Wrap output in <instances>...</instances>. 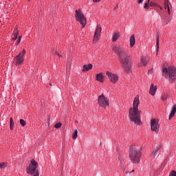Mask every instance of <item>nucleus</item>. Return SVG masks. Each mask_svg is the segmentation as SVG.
Here are the masks:
<instances>
[{
	"mask_svg": "<svg viewBox=\"0 0 176 176\" xmlns=\"http://www.w3.org/2000/svg\"><path fill=\"white\" fill-rule=\"evenodd\" d=\"M113 51L116 53L119 60L122 64V68L125 72L131 71V63H130V57L126 48L120 46L113 47Z\"/></svg>",
	"mask_w": 176,
	"mask_h": 176,
	"instance_id": "f257e3e1",
	"label": "nucleus"
},
{
	"mask_svg": "<svg viewBox=\"0 0 176 176\" xmlns=\"http://www.w3.org/2000/svg\"><path fill=\"white\" fill-rule=\"evenodd\" d=\"M138 105H140V97L137 96L135 97L133 101V109H129L130 120L134 122L135 124H140L141 120H140V113H138Z\"/></svg>",
	"mask_w": 176,
	"mask_h": 176,
	"instance_id": "f03ea898",
	"label": "nucleus"
},
{
	"mask_svg": "<svg viewBox=\"0 0 176 176\" xmlns=\"http://www.w3.org/2000/svg\"><path fill=\"white\" fill-rule=\"evenodd\" d=\"M162 74L163 76L166 79H168L169 78V82L171 83H174L175 82L176 78V69L174 67H164L162 69Z\"/></svg>",
	"mask_w": 176,
	"mask_h": 176,
	"instance_id": "7ed1b4c3",
	"label": "nucleus"
},
{
	"mask_svg": "<svg viewBox=\"0 0 176 176\" xmlns=\"http://www.w3.org/2000/svg\"><path fill=\"white\" fill-rule=\"evenodd\" d=\"M141 151L138 149L137 147L131 146L129 148V159L133 164H137V163H140V157H141Z\"/></svg>",
	"mask_w": 176,
	"mask_h": 176,
	"instance_id": "20e7f679",
	"label": "nucleus"
},
{
	"mask_svg": "<svg viewBox=\"0 0 176 176\" xmlns=\"http://www.w3.org/2000/svg\"><path fill=\"white\" fill-rule=\"evenodd\" d=\"M76 19L80 23L81 28H85V25H86V23H87V21L82 11L79 10H76Z\"/></svg>",
	"mask_w": 176,
	"mask_h": 176,
	"instance_id": "39448f33",
	"label": "nucleus"
},
{
	"mask_svg": "<svg viewBox=\"0 0 176 176\" xmlns=\"http://www.w3.org/2000/svg\"><path fill=\"white\" fill-rule=\"evenodd\" d=\"M38 168V162L35 160H32L30 162L29 168L26 169L28 174L32 175L35 174V171H37L36 168Z\"/></svg>",
	"mask_w": 176,
	"mask_h": 176,
	"instance_id": "423d86ee",
	"label": "nucleus"
},
{
	"mask_svg": "<svg viewBox=\"0 0 176 176\" xmlns=\"http://www.w3.org/2000/svg\"><path fill=\"white\" fill-rule=\"evenodd\" d=\"M98 102L102 108H107V107H109V100H108L103 94L98 96Z\"/></svg>",
	"mask_w": 176,
	"mask_h": 176,
	"instance_id": "0eeeda50",
	"label": "nucleus"
},
{
	"mask_svg": "<svg viewBox=\"0 0 176 176\" xmlns=\"http://www.w3.org/2000/svg\"><path fill=\"white\" fill-rule=\"evenodd\" d=\"M25 50L23 49L15 58L14 62L16 65H21L24 63V54H25Z\"/></svg>",
	"mask_w": 176,
	"mask_h": 176,
	"instance_id": "6e6552de",
	"label": "nucleus"
},
{
	"mask_svg": "<svg viewBox=\"0 0 176 176\" xmlns=\"http://www.w3.org/2000/svg\"><path fill=\"white\" fill-rule=\"evenodd\" d=\"M151 127L152 131H155V133H159V129L160 127V125L159 124V121L156 120V119H151Z\"/></svg>",
	"mask_w": 176,
	"mask_h": 176,
	"instance_id": "1a4fd4ad",
	"label": "nucleus"
},
{
	"mask_svg": "<svg viewBox=\"0 0 176 176\" xmlns=\"http://www.w3.org/2000/svg\"><path fill=\"white\" fill-rule=\"evenodd\" d=\"M106 74L107 75L109 79L112 82V83H116L119 80V76L116 74H112L109 72H107Z\"/></svg>",
	"mask_w": 176,
	"mask_h": 176,
	"instance_id": "9d476101",
	"label": "nucleus"
},
{
	"mask_svg": "<svg viewBox=\"0 0 176 176\" xmlns=\"http://www.w3.org/2000/svg\"><path fill=\"white\" fill-rule=\"evenodd\" d=\"M100 34H101V27L97 26L94 36V41H98L100 39L101 36Z\"/></svg>",
	"mask_w": 176,
	"mask_h": 176,
	"instance_id": "9b49d317",
	"label": "nucleus"
},
{
	"mask_svg": "<svg viewBox=\"0 0 176 176\" xmlns=\"http://www.w3.org/2000/svg\"><path fill=\"white\" fill-rule=\"evenodd\" d=\"M156 90H157V88H156L153 84H151L149 89L150 94L155 96V94H156Z\"/></svg>",
	"mask_w": 176,
	"mask_h": 176,
	"instance_id": "f8f14e48",
	"label": "nucleus"
},
{
	"mask_svg": "<svg viewBox=\"0 0 176 176\" xmlns=\"http://www.w3.org/2000/svg\"><path fill=\"white\" fill-rule=\"evenodd\" d=\"M91 68H93V65H91V63L88 64V65H84L82 67V72H87L89 69H91Z\"/></svg>",
	"mask_w": 176,
	"mask_h": 176,
	"instance_id": "ddd939ff",
	"label": "nucleus"
},
{
	"mask_svg": "<svg viewBox=\"0 0 176 176\" xmlns=\"http://www.w3.org/2000/svg\"><path fill=\"white\" fill-rule=\"evenodd\" d=\"M176 113V105H174L172 109V111L170 112V115H169V120H171V119H173V118H174V116H175Z\"/></svg>",
	"mask_w": 176,
	"mask_h": 176,
	"instance_id": "4468645a",
	"label": "nucleus"
},
{
	"mask_svg": "<svg viewBox=\"0 0 176 176\" xmlns=\"http://www.w3.org/2000/svg\"><path fill=\"white\" fill-rule=\"evenodd\" d=\"M96 80L98 82H104V75H102V73H99L96 75Z\"/></svg>",
	"mask_w": 176,
	"mask_h": 176,
	"instance_id": "2eb2a0df",
	"label": "nucleus"
},
{
	"mask_svg": "<svg viewBox=\"0 0 176 176\" xmlns=\"http://www.w3.org/2000/svg\"><path fill=\"white\" fill-rule=\"evenodd\" d=\"M135 45V36L134 35H132L130 38V46L131 47H133Z\"/></svg>",
	"mask_w": 176,
	"mask_h": 176,
	"instance_id": "dca6fc26",
	"label": "nucleus"
},
{
	"mask_svg": "<svg viewBox=\"0 0 176 176\" xmlns=\"http://www.w3.org/2000/svg\"><path fill=\"white\" fill-rule=\"evenodd\" d=\"M160 41V38H159V35H157V41H156V46H157L156 56H157V54H158V53H159Z\"/></svg>",
	"mask_w": 176,
	"mask_h": 176,
	"instance_id": "f3484780",
	"label": "nucleus"
},
{
	"mask_svg": "<svg viewBox=\"0 0 176 176\" xmlns=\"http://www.w3.org/2000/svg\"><path fill=\"white\" fill-rule=\"evenodd\" d=\"M119 32H116L113 36V42H116L119 39Z\"/></svg>",
	"mask_w": 176,
	"mask_h": 176,
	"instance_id": "a211bd4d",
	"label": "nucleus"
},
{
	"mask_svg": "<svg viewBox=\"0 0 176 176\" xmlns=\"http://www.w3.org/2000/svg\"><path fill=\"white\" fill-rule=\"evenodd\" d=\"M10 130H13V129H14V122L12 118L10 119Z\"/></svg>",
	"mask_w": 176,
	"mask_h": 176,
	"instance_id": "6ab92c4d",
	"label": "nucleus"
},
{
	"mask_svg": "<svg viewBox=\"0 0 176 176\" xmlns=\"http://www.w3.org/2000/svg\"><path fill=\"white\" fill-rule=\"evenodd\" d=\"M73 140H76L78 138V129H75L72 134Z\"/></svg>",
	"mask_w": 176,
	"mask_h": 176,
	"instance_id": "aec40b11",
	"label": "nucleus"
},
{
	"mask_svg": "<svg viewBox=\"0 0 176 176\" xmlns=\"http://www.w3.org/2000/svg\"><path fill=\"white\" fill-rule=\"evenodd\" d=\"M141 63H142V65H144L145 67V65H146V64H148V60H145V58H141Z\"/></svg>",
	"mask_w": 176,
	"mask_h": 176,
	"instance_id": "412c9836",
	"label": "nucleus"
},
{
	"mask_svg": "<svg viewBox=\"0 0 176 176\" xmlns=\"http://www.w3.org/2000/svg\"><path fill=\"white\" fill-rule=\"evenodd\" d=\"M8 166V163L6 162H3V163H0V168H5V167Z\"/></svg>",
	"mask_w": 176,
	"mask_h": 176,
	"instance_id": "4be33fe9",
	"label": "nucleus"
},
{
	"mask_svg": "<svg viewBox=\"0 0 176 176\" xmlns=\"http://www.w3.org/2000/svg\"><path fill=\"white\" fill-rule=\"evenodd\" d=\"M164 5L165 9H167V8H170V6H168V0H165Z\"/></svg>",
	"mask_w": 176,
	"mask_h": 176,
	"instance_id": "5701e85b",
	"label": "nucleus"
},
{
	"mask_svg": "<svg viewBox=\"0 0 176 176\" xmlns=\"http://www.w3.org/2000/svg\"><path fill=\"white\" fill-rule=\"evenodd\" d=\"M20 124H21V126L23 127H24V126H25V124H27V122L24 120L21 119L20 120Z\"/></svg>",
	"mask_w": 176,
	"mask_h": 176,
	"instance_id": "b1692460",
	"label": "nucleus"
},
{
	"mask_svg": "<svg viewBox=\"0 0 176 176\" xmlns=\"http://www.w3.org/2000/svg\"><path fill=\"white\" fill-rule=\"evenodd\" d=\"M144 9H149V1L144 3Z\"/></svg>",
	"mask_w": 176,
	"mask_h": 176,
	"instance_id": "393cba45",
	"label": "nucleus"
},
{
	"mask_svg": "<svg viewBox=\"0 0 176 176\" xmlns=\"http://www.w3.org/2000/svg\"><path fill=\"white\" fill-rule=\"evenodd\" d=\"M61 126H62L61 122H58L54 125V127H55V129H60V127H61Z\"/></svg>",
	"mask_w": 176,
	"mask_h": 176,
	"instance_id": "a878e982",
	"label": "nucleus"
},
{
	"mask_svg": "<svg viewBox=\"0 0 176 176\" xmlns=\"http://www.w3.org/2000/svg\"><path fill=\"white\" fill-rule=\"evenodd\" d=\"M159 152V150L157 149H154L153 155V157H155L156 156V155H157V153Z\"/></svg>",
	"mask_w": 176,
	"mask_h": 176,
	"instance_id": "bb28decb",
	"label": "nucleus"
},
{
	"mask_svg": "<svg viewBox=\"0 0 176 176\" xmlns=\"http://www.w3.org/2000/svg\"><path fill=\"white\" fill-rule=\"evenodd\" d=\"M169 176H176L175 170H172L171 173L169 174Z\"/></svg>",
	"mask_w": 176,
	"mask_h": 176,
	"instance_id": "cd10ccee",
	"label": "nucleus"
},
{
	"mask_svg": "<svg viewBox=\"0 0 176 176\" xmlns=\"http://www.w3.org/2000/svg\"><path fill=\"white\" fill-rule=\"evenodd\" d=\"M21 42V36H19L18 40L16 41V45H19Z\"/></svg>",
	"mask_w": 176,
	"mask_h": 176,
	"instance_id": "c85d7f7f",
	"label": "nucleus"
},
{
	"mask_svg": "<svg viewBox=\"0 0 176 176\" xmlns=\"http://www.w3.org/2000/svg\"><path fill=\"white\" fill-rule=\"evenodd\" d=\"M162 100H167V95L164 94L162 96Z\"/></svg>",
	"mask_w": 176,
	"mask_h": 176,
	"instance_id": "c756f323",
	"label": "nucleus"
},
{
	"mask_svg": "<svg viewBox=\"0 0 176 176\" xmlns=\"http://www.w3.org/2000/svg\"><path fill=\"white\" fill-rule=\"evenodd\" d=\"M150 6H156V3H154L153 1L150 2Z\"/></svg>",
	"mask_w": 176,
	"mask_h": 176,
	"instance_id": "7c9ffc66",
	"label": "nucleus"
},
{
	"mask_svg": "<svg viewBox=\"0 0 176 176\" xmlns=\"http://www.w3.org/2000/svg\"><path fill=\"white\" fill-rule=\"evenodd\" d=\"M19 34V32H17V34H14V36L12 38L13 41H16V39H17V34Z\"/></svg>",
	"mask_w": 176,
	"mask_h": 176,
	"instance_id": "2f4dec72",
	"label": "nucleus"
},
{
	"mask_svg": "<svg viewBox=\"0 0 176 176\" xmlns=\"http://www.w3.org/2000/svg\"><path fill=\"white\" fill-rule=\"evenodd\" d=\"M142 2H144V0H138V3H139V5H141Z\"/></svg>",
	"mask_w": 176,
	"mask_h": 176,
	"instance_id": "473e14b6",
	"label": "nucleus"
},
{
	"mask_svg": "<svg viewBox=\"0 0 176 176\" xmlns=\"http://www.w3.org/2000/svg\"><path fill=\"white\" fill-rule=\"evenodd\" d=\"M160 148H162V146H160V145H157L155 149H157V151H159V149H160Z\"/></svg>",
	"mask_w": 176,
	"mask_h": 176,
	"instance_id": "72a5a7b5",
	"label": "nucleus"
},
{
	"mask_svg": "<svg viewBox=\"0 0 176 176\" xmlns=\"http://www.w3.org/2000/svg\"><path fill=\"white\" fill-rule=\"evenodd\" d=\"M166 9H167V10H168V14H170V7H168Z\"/></svg>",
	"mask_w": 176,
	"mask_h": 176,
	"instance_id": "f704fd0d",
	"label": "nucleus"
},
{
	"mask_svg": "<svg viewBox=\"0 0 176 176\" xmlns=\"http://www.w3.org/2000/svg\"><path fill=\"white\" fill-rule=\"evenodd\" d=\"M34 176H39V173H36L34 175Z\"/></svg>",
	"mask_w": 176,
	"mask_h": 176,
	"instance_id": "c9c22d12",
	"label": "nucleus"
},
{
	"mask_svg": "<svg viewBox=\"0 0 176 176\" xmlns=\"http://www.w3.org/2000/svg\"><path fill=\"white\" fill-rule=\"evenodd\" d=\"M94 2H100V0H93Z\"/></svg>",
	"mask_w": 176,
	"mask_h": 176,
	"instance_id": "e433bc0d",
	"label": "nucleus"
},
{
	"mask_svg": "<svg viewBox=\"0 0 176 176\" xmlns=\"http://www.w3.org/2000/svg\"><path fill=\"white\" fill-rule=\"evenodd\" d=\"M126 174H131V172H129V171H126Z\"/></svg>",
	"mask_w": 176,
	"mask_h": 176,
	"instance_id": "4c0bfd02",
	"label": "nucleus"
},
{
	"mask_svg": "<svg viewBox=\"0 0 176 176\" xmlns=\"http://www.w3.org/2000/svg\"><path fill=\"white\" fill-rule=\"evenodd\" d=\"M54 53H56V54H57V56H60V54H58V53H57V52H54Z\"/></svg>",
	"mask_w": 176,
	"mask_h": 176,
	"instance_id": "58836bf2",
	"label": "nucleus"
},
{
	"mask_svg": "<svg viewBox=\"0 0 176 176\" xmlns=\"http://www.w3.org/2000/svg\"><path fill=\"white\" fill-rule=\"evenodd\" d=\"M148 72H152V69H151V70H148Z\"/></svg>",
	"mask_w": 176,
	"mask_h": 176,
	"instance_id": "ea45409f",
	"label": "nucleus"
},
{
	"mask_svg": "<svg viewBox=\"0 0 176 176\" xmlns=\"http://www.w3.org/2000/svg\"><path fill=\"white\" fill-rule=\"evenodd\" d=\"M134 171H135V170H131V173H134Z\"/></svg>",
	"mask_w": 176,
	"mask_h": 176,
	"instance_id": "a19ab883",
	"label": "nucleus"
},
{
	"mask_svg": "<svg viewBox=\"0 0 176 176\" xmlns=\"http://www.w3.org/2000/svg\"><path fill=\"white\" fill-rule=\"evenodd\" d=\"M147 2H148V3H149V2H151V0H148V1Z\"/></svg>",
	"mask_w": 176,
	"mask_h": 176,
	"instance_id": "79ce46f5",
	"label": "nucleus"
},
{
	"mask_svg": "<svg viewBox=\"0 0 176 176\" xmlns=\"http://www.w3.org/2000/svg\"><path fill=\"white\" fill-rule=\"evenodd\" d=\"M119 160H120V157H118Z\"/></svg>",
	"mask_w": 176,
	"mask_h": 176,
	"instance_id": "37998d69",
	"label": "nucleus"
},
{
	"mask_svg": "<svg viewBox=\"0 0 176 176\" xmlns=\"http://www.w3.org/2000/svg\"><path fill=\"white\" fill-rule=\"evenodd\" d=\"M50 120V118H48V122H49Z\"/></svg>",
	"mask_w": 176,
	"mask_h": 176,
	"instance_id": "c03bdc74",
	"label": "nucleus"
},
{
	"mask_svg": "<svg viewBox=\"0 0 176 176\" xmlns=\"http://www.w3.org/2000/svg\"><path fill=\"white\" fill-rule=\"evenodd\" d=\"M47 124H48V126H49V124H50L48 122Z\"/></svg>",
	"mask_w": 176,
	"mask_h": 176,
	"instance_id": "a18cd8bd",
	"label": "nucleus"
}]
</instances>
